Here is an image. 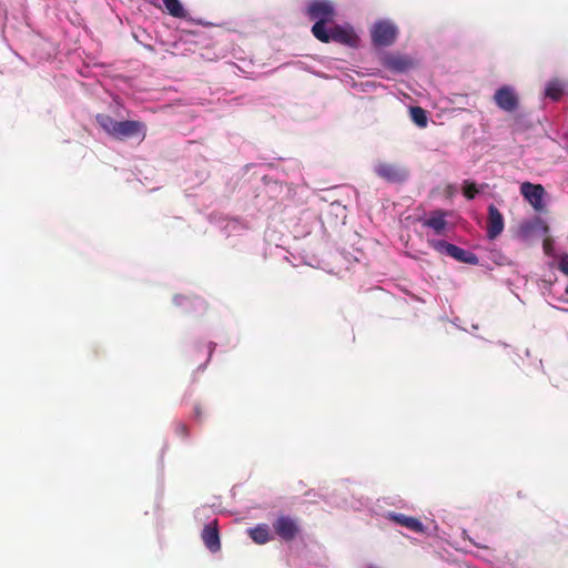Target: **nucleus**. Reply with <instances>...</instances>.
Returning a JSON list of instances; mask_svg holds the SVG:
<instances>
[{"mask_svg":"<svg viewBox=\"0 0 568 568\" xmlns=\"http://www.w3.org/2000/svg\"><path fill=\"white\" fill-rule=\"evenodd\" d=\"M566 293L568 294V285H567V288H566Z\"/></svg>","mask_w":568,"mask_h":568,"instance_id":"28","label":"nucleus"},{"mask_svg":"<svg viewBox=\"0 0 568 568\" xmlns=\"http://www.w3.org/2000/svg\"><path fill=\"white\" fill-rule=\"evenodd\" d=\"M520 193L524 199L535 209V211H542L545 209V189L541 184H534L530 182H523L520 185Z\"/></svg>","mask_w":568,"mask_h":568,"instance_id":"7","label":"nucleus"},{"mask_svg":"<svg viewBox=\"0 0 568 568\" xmlns=\"http://www.w3.org/2000/svg\"><path fill=\"white\" fill-rule=\"evenodd\" d=\"M475 193H477V190H475L474 187L471 186H468L465 189V195L468 197V199H473L475 196Z\"/></svg>","mask_w":568,"mask_h":568,"instance_id":"24","label":"nucleus"},{"mask_svg":"<svg viewBox=\"0 0 568 568\" xmlns=\"http://www.w3.org/2000/svg\"><path fill=\"white\" fill-rule=\"evenodd\" d=\"M201 538L210 551L216 552L221 549L217 520H213L204 526Z\"/></svg>","mask_w":568,"mask_h":568,"instance_id":"13","label":"nucleus"},{"mask_svg":"<svg viewBox=\"0 0 568 568\" xmlns=\"http://www.w3.org/2000/svg\"><path fill=\"white\" fill-rule=\"evenodd\" d=\"M393 525H398L399 527L405 528L409 532L430 535V532H428L427 530V527L424 526V524L419 519L406 516L404 514L393 513Z\"/></svg>","mask_w":568,"mask_h":568,"instance_id":"12","label":"nucleus"},{"mask_svg":"<svg viewBox=\"0 0 568 568\" xmlns=\"http://www.w3.org/2000/svg\"><path fill=\"white\" fill-rule=\"evenodd\" d=\"M544 248H545V251L548 253V243H547V242H545V244H544Z\"/></svg>","mask_w":568,"mask_h":568,"instance_id":"27","label":"nucleus"},{"mask_svg":"<svg viewBox=\"0 0 568 568\" xmlns=\"http://www.w3.org/2000/svg\"><path fill=\"white\" fill-rule=\"evenodd\" d=\"M248 535L258 545H264L271 540L270 528L265 524L248 529Z\"/></svg>","mask_w":568,"mask_h":568,"instance_id":"16","label":"nucleus"},{"mask_svg":"<svg viewBox=\"0 0 568 568\" xmlns=\"http://www.w3.org/2000/svg\"><path fill=\"white\" fill-rule=\"evenodd\" d=\"M98 124L111 136H114L119 121H115L109 114L99 113L95 115Z\"/></svg>","mask_w":568,"mask_h":568,"instance_id":"17","label":"nucleus"},{"mask_svg":"<svg viewBox=\"0 0 568 568\" xmlns=\"http://www.w3.org/2000/svg\"><path fill=\"white\" fill-rule=\"evenodd\" d=\"M559 270L565 273V274H568V255H565L560 258L559 261Z\"/></svg>","mask_w":568,"mask_h":568,"instance_id":"23","label":"nucleus"},{"mask_svg":"<svg viewBox=\"0 0 568 568\" xmlns=\"http://www.w3.org/2000/svg\"><path fill=\"white\" fill-rule=\"evenodd\" d=\"M375 172L381 176V178H384L386 180H389L390 179V166L386 163L384 164H378L376 168H375Z\"/></svg>","mask_w":568,"mask_h":568,"instance_id":"21","label":"nucleus"},{"mask_svg":"<svg viewBox=\"0 0 568 568\" xmlns=\"http://www.w3.org/2000/svg\"><path fill=\"white\" fill-rule=\"evenodd\" d=\"M275 534L285 541L294 540L300 534V525L296 519L290 516H278L273 523Z\"/></svg>","mask_w":568,"mask_h":568,"instance_id":"4","label":"nucleus"},{"mask_svg":"<svg viewBox=\"0 0 568 568\" xmlns=\"http://www.w3.org/2000/svg\"><path fill=\"white\" fill-rule=\"evenodd\" d=\"M418 64V59L413 54L393 53V72L406 73L416 69Z\"/></svg>","mask_w":568,"mask_h":568,"instance_id":"14","label":"nucleus"},{"mask_svg":"<svg viewBox=\"0 0 568 568\" xmlns=\"http://www.w3.org/2000/svg\"><path fill=\"white\" fill-rule=\"evenodd\" d=\"M566 94H568L567 80L552 78L545 83L544 98L551 101H559Z\"/></svg>","mask_w":568,"mask_h":568,"instance_id":"11","label":"nucleus"},{"mask_svg":"<svg viewBox=\"0 0 568 568\" xmlns=\"http://www.w3.org/2000/svg\"><path fill=\"white\" fill-rule=\"evenodd\" d=\"M549 231L547 223L539 216H535L529 221H525L519 226V236L528 240L532 236L546 235Z\"/></svg>","mask_w":568,"mask_h":568,"instance_id":"9","label":"nucleus"},{"mask_svg":"<svg viewBox=\"0 0 568 568\" xmlns=\"http://www.w3.org/2000/svg\"><path fill=\"white\" fill-rule=\"evenodd\" d=\"M139 136L141 141H143L146 136V126L143 122L134 121V120H126V121H119L116 125V130L114 133L115 139L118 140H124Z\"/></svg>","mask_w":568,"mask_h":568,"instance_id":"6","label":"nucleus"},{"mask_svg":"<svg viewBox=\"0 0 568 568\" xmlns=\"http://www.w3.org/2000/svg\"><path fill=\"white\" fill-rule=\"evenodd\" d=\"M313 36L323 43L337 42L341 44L354 45L356 36L352 30L345 29L341 26L322 29L318 24L312 28Z\"/></svg>","mask_w":568,"mask_h":568,"instance_id":"1","label":"nucleus"},{"mask_svg":"<svg viewBox=\"0 0 568 568\" xmlns=\"http://www.w3.org/2000/svg\"><path fill=\"white\" fill-rule=\"evenodd\" d=\"M505 227L504 223V216L499 212V210L490 204L488 206V220H487V227H486V235L489 240H494L497 236H499Z\"/></svg>","mask_w":568,"mask_h":568,"instance_id":"10","label":"nucleus"},{"mask_svg":"<svg viewBox=\"0 0 568 568\" xmlns=\"http://www.w3.org/2000/svg\"><path fill=\"white\" fill-rule=\"evenodd\" d=\"M409 114L412 121L418 126V128H426L428 124V115L427 112L422 109L420 106H412L409 109Z\"/></svg>","mask_w":568,"mask_h":568,"instance_id":"18","label":"nucleus"},{"mask_svg":"<svg viewBox=\"0 0 568 568\" xmlns=\"http://www.w3.org/2000/svg\"><path fill=\"white\" fill-rule=\"evenodd\" d=\"M372 39L377 47L390 43V22L382 21L376 23L372 30Z\"/></svg>","mask_w":568,"mask_h":568,"instance_id":"15","label":"nucleus"},{"mask_svg":"<svg viewBox=\"0 0 568 568\" xmlns=\"http://www.w3.org/2000/svg\"><path fill=\"white\" fill-rule=\"evenodd\" d=\"M449 212L444 210H434L427 214L422 224L430 229L436 235H444L446 233L448 222L447 216Z\"/></svg>","mask_w":568,"mask_h":568,"instance_id":"8","label":"nucleus"},{"mask_svg":"<svg viewBox=\"0 0 568 568\" xmlns=\"http://www.w3.org/2000/svg\"><path fill=\"white\" fill-rule=\"evenodd\" d=\"M195 414H196L197 417L200 416L201 412H200L199 407H195Z\"/></svg>","mask_w":568,"mask_h":568,"instance_id":"25","label":"nucleus"},{"mask_svg":"<svg viewBox=\"0 0 568 568\" xmlns=\"http://www.w3.org/2000/svg\"><path fill=\"white\" fill-rule=\"evenodd\" d=\"M175 432L181 437H187L189 436V427L185 424L178 423L175 426Z\"/></svg>","mask_w":568,"mask_h":568,"instance_id":"22","label":"nucleus"},{"mask_svg":"<svg viewBox=\"0 0 568 568\" xmlns=\"http://www.w3.org/2000/svg\"><path fill=\"white\" fill-rule=\"evenodd\" d=\"M496 105L506 112H514L519 104L518 94L514 87L501 85L494 94Z\"/></svg>","mask_w":568,"mask_h":568,"instance_id":"5","label":"nucleus"},{"mask_svg":"<svg viewBox=\"0 0 568 568\" xmlns=\"http://www.w3.org/2000/svg\"><path fill=\"white\" fill-rule=\"evenodd\" d=\"M392 32H393V39H394L395 38V33H396V28L394 26H393Z\"/></svg>","mask_w":568,"mask_h":568,"instance_id":"26","label":"nucleus"},{"mask_svg":"<svg viewBox=\"0 0 568 568\" xmlns=\"http://www.w3.org/2000/svg\"><path fill=\"white\" fill-rule=\"evenodd\" d=\"M306 13L311 20L315 21L312 28L320 24L325 29L326 24L334 20L335 7L329 0H314L308 4Z\"/></svg>","mask_w":568,"mask_h":568,"instance_id":"3","label":"nucleus"},{"mask_svg":"<svg viewBox=\"0 0 568 568\" xmlns=\"http://www.w3.org/2000/svg\"><path fill=\"white\" fill-rule=\"evenodd\" d=\"M168 12L175 18H184L185 11L179 0H162Z\"/></svg>","mask_w":568,"mask_h":568,"instance_id":"19","label":"nucleus"},{"mask_svg":"<svg viewBox=\"0 0 568 568\" xmlns=\"http://www.w3.org/2000/svg\"><path fill=\"white\" fill-rule=\"evenodd\" d=\"M429 245L437 252L445 254L458 262L469 265H477L479 260L477 255L470 251L464 250L455 244L444 240H429Z\"/></svg>","mask_w":568,"mask_h":568,"instance_id":"2","label":"nucleus"},{"mask_svg":"<svg viewBox=\"0 0 568 568\" xmlns=\"http://www.w3.org/2000/svg\"><path fill=\"white\" fill-rule=\"evenodd\" d=\"M409 176V171L405 166H393V183H402Z\"/></svg>","mask_w":568,"mask_h":568,"instance_id":"20","label":"nucleus"}]
</instances>
